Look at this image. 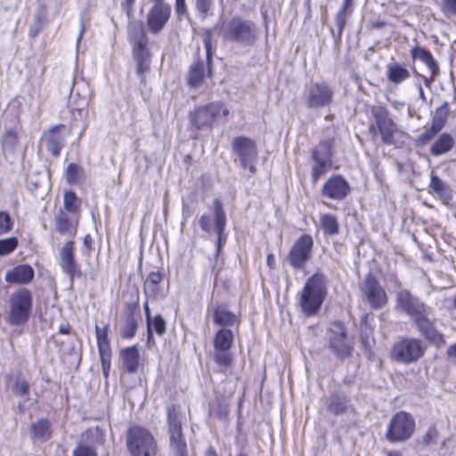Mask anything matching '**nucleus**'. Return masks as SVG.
<instances>
[{
    "label": "nucleus",
    "instance_id": "nucleus-1",
    "mask_svg": "<svg viewBox=\"0 0 456 456\" xmlns=\"http://www.w3.org/2000/svg\"><path fill=\"white\" fill-rule=\"evenodd\" d=\"M327 280L324 274L316 273L307 279L298 293V306L304 315H315L327 296Z\"/></svg>",
    "mask_w": 456,
    "mask_h": 456
},
{
    "label": "nucleus",
    "instance_id": "nucleus-2",
    "mask_svg": "<svg viewBox=\"0 0 456 456\" xmlns=\"http://www.w3.org/2000/svg\"><path fill=\"white\" fill-rule=\"evenodd\" d=\"M220 35L226 42L247 47L256 43L259 29L253 20L237 15L223 23Z\"/></svg>",
    "mask_w": 456,
    "mask_h": 456
},
{
    "label": "nucleus",
    "instance_id": "nucleus-3",
    "mask_svg": "<svg viewBox=\"0 0 456 456\" xmlns=\"http://www.w3.org/2000/svg\"><path fill=\"white\" fill-rule=\"evenodd\" d=\"M126 445L130 456H156L158 444L151 432L134 425L126 435Z\"/></svg>",
    "mask_w": 456,
    "mask_h": 456
},
{
    "label": "nucleus",
    "instance_id": "nucleus-4",
    "mask_svg": "<svg viewBox=\"0 0 456 456\" xmlns=\"http://www.w3.org/2000/svg\"><path fill=\"white\" fill-rule=\"evenodd\" d=\"M8 305L6 321L13 326L25 324L29 320L32 311V293L26 288L16 289L11 294Z\"/></svg>",
    "mask_w": 456,
    "mask_h": 456
},
{
    "label": "nucleus",
    "instance_id": "nucleus-5",
    "mask_svg": "<svg viewBox=\"0 0 456 456\" xmlns=\"http://www.w3.org/2000/svg\"><path fill=\"white\" fill-rule=\"evenodd\" d=\"M329 347L338 359L349 358L354 351V339L347 336L345 324L342 322H334L327 331Z\"/></svg>",
    "mask_w": 456,
    "mask_h": 456
},
{
    "label": "nucleus",
    "instance_id": "nucleus-6",
    "mask_svg": "<svg viewBox=\"0 0 456 456\" xmlns=\"http://www.w3.org/2000/svg\"><path fill=\"white\" fill-rule=\"evenodd\" d=\"M426 346L419 338H405L397 341L391 349V357L403 363H411L425 354Z\"/></svg>",
    "mask_w": 456,
    "mask_h": 456
},
{
    "label": "nucleus",
    "instance_id": "nucleus-7",
    "mask_svg": "<svg viewBox=\"0 0 456 456\" xmlns=\"http://www.w3.org/2000/svg\"><path fill=\"white\" fill-rule=\"evenodd\" d=\"M414 429L413 417L408 412L399 411L391 418L386 437L391 443L403 442L412 436Z\"/></svg>",
    "mask_w": 456,
    "mask_h": 456
},
{
    "label": "nucleus",
    "instance_id": "nucleus-8",
    "mask_svg": "<svg viewBox=\"0 0 456 456\" xmlns=\"http://www.w3.org/2000/svg\"><path fill=\"white\" fill-rule=\"evenodd\" d=\"M169 446L175 456H186V442L182 431V416L175 405L167 408Z\"/></svg>",
    "mask_w": 456,
    "mask_h": 456
},
{
    "label": "nucleus",
    "instance_id": "nucleus-9",
    "mask_svg": "<svg viewBox=\"0 0 456 456\" xmlns=\"http://www.w3.org/2000/svg\"><path fill=\"white\" fill-rule=\"evenodd\" d=\"M396 307L411 317L414 323L426 315H430L433 309L407 289H402L396 296Z\"/></svg>",
    "mask_w": 456,
    "mask_h": 456
},
{
    "label": "nucleus",
    "instance_id": "nucleus-10",
    "mask_svg": "<svg viewBox=\"0 0 456 456\" xmlns=\"http://www.w3.org/2000/svg\"><path fill=\"white\" fill-rule=\"evenodd\" d=\"M228 114V109L222 102H210L195 109L191 114V122L198 129L210 128L219 117H226Z\"/></svg>",
    "mask_w": 456,
    "mask_h": 456
},
{
    "label": "nucleus",
    "instance_id": "nucleus-11",
    "mask_svg": "<svg viewBox=\"0 0 456 456\" xmlns=\"http://www.w3.org/2000/svg\"><path fill=\"white\" fill-rule=\"evenodd\" d=\"M331 145L330 142H322L312 152L314 165L311 171L312 183L315 184L318 180L331 168Z\"/></svg>",
    "mask_w": 456,
    "mask_h": 456
},
{
    "label": "nucleus",
    "instance_id": "nucleus-12",
    "mask_svg": "<svg viewBox=\"0 0 456 456\" xmlns=\"http://www.w3.org/2000/svg\"><path fill=\"white\" fill-rule=\"evenodd\" d=\"M314 240L309 234L301 235L291 247L287 261L294 269H303L310 260Z\"/></svg>",
    "mask_w": 456,
    "mask_h": 456
},
{
    "label": "nucleus",
    "instance_id": "nucleus-13",
    "mask_svg": "<svg viewBox=\"0 0 456 456\" xmlns=\"http://www.w3.org/2000/svg\"><path fill=\"white\" fill-rule=\"evenodd\" d=\"M232 147L233 152L239 158L241 167L248 168L251 174L256 173L254 162L257 156V149L255 142L245 136H238L232 140Z\"/></svg>",
    "mask_w": 456,
    "mask_h": 456
},
{
    "label": "nucleus",
    "instance_id": "nucleus-14",
    "mask_svg": "<svg viewBox=\"0 0 456 456\" xmlns=\"http://www.w3.org/2000/svg\"><path fill=\"white\" fill-rule=\"evenodd\" d=\"M360 289L373 309H380L387 303L384 288L372 274H368L361 284Z\"/></svg>",
    "mask_w": 456,
    "mask_h": 456
},
{
    "label": "nucleus",
    "instance_id": "nucleus-15",
    "mask_svg": "<svg viewBox=\"0 0 456 456\" xmlns=\"http://www.w3.org/2000/svg\"><path fill=\"white\" fill-rule=\"evenodd\" d=\"M59 265L69 280V285L72 287L75 278H80L83 275L80 265L75 259V247L72 240L67 241L60 250Z\"/></svg>",
    "mask_w": 456,
    "mask_h": 456
},
{
    "label": "nucleus",
    "instance_id": "nucleus-16",
    "mask_svg": "<svg viewBox=\"0 0 456 456\" xmlns=\"http://www.w3.org/2000/svg\"><path fill=\"white\" fill-rule=\"evenodd\" d=\"M171 6L168 4H154L147 14V26L152 34H159L170 19Z\"/></svg>",
    "mask_w": 456,
    "mask_h": 456
},
{
    "label": "nucleus",
    "instance_id": "nucleus-17",
    "mask_svg": "<svg viewBox=\"0 0 456 456\" xmlns=\"http://www.w3.org/2000/svg\"><path fill=\"white\" fill-rule=\"evenodd\" d=\"M350 192V185L347 181L338 175L330 176L322 188V195L333 200H342Z\"/></svg>",
    "mask_w": 456,
    "mask_h": 456
},
{
    "label": "nucleus",
    "instance_id": "nucleus-18",
    "mask_svg": "<svg viewBox=\"0 0 456 456\" xmlns=\"http://www.w3.org/2000/svg\"><path fill=\"white\" fill-rule=\"evenodd\" d=\"M333 97L331 87L326 83H314L308 90L306 103L309 108H322L329 105Z\"/></svg>",
    "mask_w": 456,
    "mask_h": 456
},
{
    "label": "nucleus",
    "instance_id": "nucleus-19",
    "mask_svg": "<svg viewBox=\"0 0 456 456\" xmlns=\"http://www.w3.org/2000/svg\"><path fill=\"white\" fill-rule=\"evenodd\" d=\"M420 334L433 346L437 348L446 344L444 334L437 330L435 322L426 315L415 323Z\"/></svg>",
    "mask_w": 456,
    "mask_h": 456
},
{
    "label": "nucleus",
    "instance_id": "nucleus-20",
    "mask_svg": "<svg viewBox=\"0 0 456 456\" xmlns=\"http://www.w3.org/2000/svg\"><path fill=\"white\" fill-rule=\"evenodd\" d=\"M214 212H215V232L217 235L216 242V252L215 257L217 258L222 248L225 245L227 240V234L225 232L226 226V215L224 210L223 205L220 200H216L214 201Z\"/></svg>",
    "mask_w": 456,
    "mask_h": 456
},
{
    "label": "nucleus",
    "instance_id": "nucleus-21",
    "mask_svg": "<svg viewBox=\"0 0 456 456\" xmlns=\"http://www.w3.org/2000/svg\"><path fill=\"white\" fill-rule=\"evenodd\" d=\"M128 39L133 48V53L149 51L147 48L148 37L143 23L134 20L128 24Z\"/></svg>",
    "mask_w": 456,
    "mask_h": 456
},
{
    "label": "nucleus",
    "instance_id": "nucleus-22",
    "mask_svg": "<svg viewBox=\"0 0 456 456\" xmlns=\"http://www.w3.org/2000/svg\"><path fill=\"white\" fill-rule=\"evenodd\" d=\"M34 275V269L29 265H18L6 272L4 281L9 284H28Z\"/></svg>",
    "mask_w": 456,
    "mask_h": 456
},
{
    "label": "nucleus",
    "instance_id": "nucleus-23",
    "mask_svg": "<svg viewBox=\"0 0 456 456\" xmlns=\"http://www.w3.org/2000/svg\"><path fill=\"white\" fill-rule=\"evenodd\" d=\"M29 434L31 439L37 443H44L52 436L51 424L47 419H40L32 423L29 427Z\"/></svg>",
    "mask_w": 456,
    "mask_h": 456
},
{
    "label": "nucleus",
    "instance_id": "nucleus-24",
    "mask_svg": "<svg viewBox=\"0 0 456 456\" xmlns=\"http://www.w3.org/2000/svg\"><path fill=\"white\" fill-rule=\"evenodd\" d=\"M120 359L128 373H135L138 370L140 354L135 346L123 348L120 351Z\"/></svg>",
    "mask_w": 456,
    "mask_h": 456
},
{
    "label": "nucleus",
    "instance_id": "nucleus-25",
    "mask_svg": "<svg viewBox=\"0 0 456 456\" xmlns=\"http://www.w3.org/2000/svg\"><path fill=\"white\" fill-rule=\"evenodd\" d=\"M411 54L413 59L419 60L424 63L431 71L432 75H437L439 73V65L437 61L435 60L431 53L425 48L416 45L411 49Z\"/></svg>",
    "mask_w": 456,
    "mask_h": 456
},
{
    "label": "nucleus",
    "instance_id": "nucleus-26",
    "mask_svg": "<svg viewBox=\"0 0 456 456\" xmlns=\"http://www.w3.org/2000/svg\"><path fill=\"white\" fill-rule=\"evenodd\" d=\"M386 74L387 80L395 85H399L411 77L409 69L398 62L389 63Z\"/></svg>",
    "mask_w": 456,
    "mask_h": 456
},
{
    "label": "nucleus",
    "instance_id": "nucleus-27",
    "mask_svg": "<svg viewBox=\"0 0 456 456\" xmlns=\"http://www.w3.org/2000/svg\"><path fill=\"white\" fill-rule=\"evenodd\" d=\"M429 189L445 204L452 200V190L435 173L431 174Z\"/></svg>",
    "mask_w": 456,
    "mask_h": 456
},
{
    "label": "nucleus",
    "instance_id": "nucleus-28",
    "mask_svg": "<svg viewBox=\"0 0 456 456\" xmlns=\"http://www.w3.org/2000/svg\"><path fill=\"white\" fill-rule=\"evenodd\" d=\"M163 274L159 271L151 272L147 276L143 284V292L148 298L156 299L159 294V283Z\"/></svg>",
    "mask_w": 456,
    "mask_h": 456
},
{
    "label": "nucleus",
    "instance_id": "nucleus-29",
    "mask_svg": "<svg viewBox=\"0 0 456 456\" xmlns=\"http://www.w3.org/2000/svg\"><path fill=\"white\" fill-rule=\"evenodd\" d=\"M454 143V139L450 134L443 133L432 144L430 153L433 156L445 154L453 148Z\"/></svg>",
    "mask_w": 456,
    "mask_h": 456
},
{
    "label": "nucleus",
    "instance_id": "nucleus-30",
    "mask_svg": "<svg viewBox=\"0 0 456 456\" xmlns=\"http://www.w3.org/2000/svg\"><path fill=\"white\" fill-rule=\"evenodd\" d=\"M63 126H60L62 127ZM59 126L52 128L46 137L47 151L54 157H58L61 153V148L64 146V137L56 133Z\"/></svg>",
    "mask_w": 456,
    "mask_h": 456
},
{
    "label": "nucleus",
    "instance_id": "nucleus-31",
    "mask_svg": "<svg viewBox=\"0 0 456 456\" xmlns=\"http://www.w3.org/2000/svg\"><path fill=\"white\" fill-rule=\"evenodd\" d=\"M81 200L72 191H66L63 193V210L72 216H77L80 213Z\"/></svg>",
    "mask_w": 456,
    "mask_h": 456
},
{
    "label": "nucleus",
    "instance_id": "nucleus-32",
    "mask_svg": "<svg viewBox=\"0 0 456 456\" xmlns=\"http://www.w3.org/2000/svg\"><path fill=\"white\" fill-rule=\"evenodd\" d=\"M214 322L220 326H232L236 322V315L230 312L226 306L218 305L213 314Z\"/></svg>",
    "mask_w": 456,
    "mask_h": 456
},
{
    "label": "nucleus",
    "instance_id": "nucleus-33",
    "mask_svg": "<svg viewBox=\"0 0 456 456\" xmlns=\"http://www.w3.org/2000/svg\"><path fill=\"white\" fill-rule=\"evenodd\" d=\"M233 342V333L231 330L221 329L214 338L213 345L215 350H229Z\"/></svg>",
    "mask_w": 456,
    "mask_h": 456
},
{
    "label": "nucleus",
    "instance_id": "nucleus-34",
    "mask_svg": "<svg viewBox=\"0 0 456 456\" xmlns=\"http://www.w3.org/2000/svg\"><path fill=\"white\" fill-rule=\"evenodd\" d=\"M205 69L202 61L198 60L190 68L188 83L191 87H199L203 83Z\"/></svg>",
    "mask_w": 456,
    "mask_h": 456
},
{
    "label": "nucleus",
    "instance_id": "nucleus-35",
    "mask_svg": "<svg viewBox=\"0 0 456 456\" xmlns=\"http://www.w3.org/2000/svg\"><path fill=\"white\" fill-rule=\"evenodd\" d=\"M353 13V2L344 0L342 6L335 16V24L338 28V33L340 37L346 24L347 18Z\"/></svg>",
    "mask_w": 456,
    "mask_h": 456
},
{
    "label": "nucleus",
    "instance_id": "nucleus-36",
    "mask_svg": "<svg viewBox=\"0 0 456 456\" xmlns=\"http://www.w3.org/2000/svg\"><path fill=\"white\" fill-rule=\"evenodd\" d=\"M346 408L347 400L345 395H341L339 394H333L329 398L327 409L330 413L338 416L345 413Z\"/></svg>",
    "mask_w": 456,
    "mask_h": 456
},
{
    "label": "nucleus",
    "instance_id": "nucleus-37",
    "mask_svg": "<svg viewBox=\"0 0 456 456\" xmlns=\"http://www.w3.org/2000/svg\"><path fill=\"white\" fill-rule=\"evenodd\" d=\"M30 384L20 374L15 376L12 382V392L15 396L25 398L29 395Z\"/></svg>",
    "mask_w": 456,
    "mask_h": 456
},
{
    "label": "nucleus",
    "instance_id": "nucleus-38",
    "mask_svg": "<svg viewBox=\"0 0 456 456\" xmlns=\"http://www.w3.org/2000/svg\"><path fill=\"white\" fill-rule=\"evenodd\" d=\"M108 329L109 325H106L103 329H101L98 325L95 326L97 346L100 354H112L108 338Z\"/></svg>",
    "mask_w": 456,
    "mask_h": 456
},
{
    "label": "nucleus",
    "instance_id": "nucleus-39",
    "mask_svg": "<svg viewBox=\"0 0 456 456\" xmlns=\"http://www.w3.org/2000/svg\"><path fill=\"white\" fill-rule=\"evenodd\" d=\"M321 226L327 235H337L339 232V224L337 218L330 214L322 215L320 217Z\"/></svg>",
    "mask_w": 456,
    "mask_h": 456
},
{
    "label": "nucleus",
    "instance_id": "nucleus-40",
    "mask_svg": "<svg viewBox=\"0 0 456 456\" xmlns=\"http://www.w3.org/2000/svg\"><path fill=\"white\" fill-rule=\"evenodd\" d=\"M54 225L56 231L60 234L71 233L72 224L68 213L64 212L63 209H59L54 217Z\"/></svg>",
    "mask_w": 456,
    "mask_h": 456
},
{
    "label": "nucleus",
    "instance_id": "nucleus-41",
    "mask_svg": "<svg viewBox=\"0 0 456 456\" xmlns=\"http://www.w3.org/2000/svg\"><path fill=\"white\" fill-rule=\"evenodd\" d=\"M137 330V321L132 314H126L120 324V336L123 338H132Z\"/></svg>",
    "mask_w": 456,
    "mask_h": 456
},
{
    "label": "nucleus",
    "instance_id": "nucleus-42",
    "mask_svg": "<svg viewBox=\"0 0 456 456\" xmlns=\"http://www.w3.org/2000/svg\"><path fill=\"white\" fill-rule=\"evenodd\" d=\"M64 175L69 184H77L84 177V169L76 163H69L66 167Z\"/></svg>",
    "mask_w": 456,
    "mask_h": 456
},
{
    "label": "nucleus",
    "instance_id": "nucleus-43",
    "mask_svg": "<svg viewBox=\"0 0 456 456\" xmlns=\"http://www.w3.org/2000/svg\"><path fill=\"white\" fill-rule=\"evenodd\" d=\"M229 408L226 402L216 398L209 403V414L217 419H225L228 416Z\"/></svg>",
    "mask_w": 456,
    "mask_h": 456
},
{
    "label": "nucleus",
    "instance_id": "nucleus-44",
    "mask_svg": "<svg viewBox=\"0 0 456 456\" xmlns=\"http://www.w3.org/2000/svg\"><path fill=\"white\" fill-rule=\"evenodd\" d=\"M450 114V108L447 102H444L440 107H438L432 118V124L438 127V129H443L447 122L448 117Z\"/></svg>",
    "mask_w": 456,
    "mask_h": 456
},
{
    "label": "nucleus",
    "instance_id": "nucleus-45",
    "mask_svg": "<svg viewBox=\"0 0 456 456\" xmlns=\"http://www.w3.org/2000/svg\"><path fill=\"white\" fill-rule=\"evenodd\" d=\"M136 61V72L139 76H142L150 69L151 53L150 51L133 53Z\"/></svg>",
    "mask_w": 456,
    "mask_h": 456
},
{
    "label": "nucleus",
    "instance_id": "nucleus-46",
    "mask_svg": "<svg viewBox=\"0 0 456 456\" xmlns=\"http://www.w3.org/2000/svg\"><path fill=\"white\" fill-rule=\"evenodd\" d=\"M370 113L374 118V122L376 126H380L382 125H386L392 121L393 119L389 117V112L387 108L384 106H372L370 108Z\"/></svg>",
    "mask_w": 456,
    "mask_h": 456
},
{
    "label": "nucleus",
    "instance_id": "nucleus-47",
    "mask_svg": "<svg viewBox=\"0 0 456 456\" xmlns=\"http://www.w3.org/2000/svg\"><path fill=\"white\" fill-rule=\"evenodd\" d=\"M379 134L385 144L391 145L395 142L394 134L397 131L395 123L392 120L386 125L378 127Z\"/></svg>",
    "mask_w": 456,
    "mask_h": 456
},
{
    "label": "nucleus",
    "instance_id": "nucleus-48",
    "mask_svg": "<svg viewBox=\"0 0 456 456\" xmlns=\"http://www.w3.org/2000/svg\"><path fill=\"white\" fill-rule=\"evenodd\" d=\"M214 0H195V10L201 20H205L214 13Z\"/></svg>",
    "mask_w": 456,
    "mask_h": 456
},
{
    "label": "nucleus",
    "instance_id": "nucleus-49",
    "mask_svg": "<svg viewBox=\"0 0 456 456\" xmlns=\"http://www.w3.org/2000/svg\"><path fill=\"white\" fill-rule=\"evenodd\" d=\"M215 361L219 367L226 369L231 366L232 357L229 350H215Z\"/></svg>",
    "mask_w": 456,
    "mask_h": 456
},
{
    "label": "nucleus",
    "instance_id": "nucleus-50",
    "mask_svg": "<svg viewBox=\"0 0 456 456\" xmlns=\"http://www.w3.org/2000/svg\"><path fill=\"white\" fill-rule=\"evenodd\" d=\"M18 246V240L16 237H10L0 240V256H6L15 250Z\"/></svg>",
    "mask_w": 456,
    "mask_h": 456
},
{
    "label": "nucleus",
    "instance_id": "nucleus-51",
    "mask_svg": "<svg viewBox=\"0 0 456 456\" xmlns=\"http://www.w3.org/2000/svg\"><path fill=\"white\" fill-rule=\"evenodd\" d=\"M13 222L10 215L5 211H0V235H4L12 231Z\"/></svg>",
    "mask_w": 456,
    "mask_h": 456
},
{
    "label": "nucleus",
    "instance_id": "nucleus-52",
    "mask_svg": "<svg viewBox=\"0 0 456 456\" xmlns=\"http://www.w3.org/2000/svg\"><path fill=\"white\" fill-rule=\"evenodd\" d=\"M151 329L159 336L166 332V322L160 314H157L151 319Z\"/></svg>",
    "mask_w": 456,
    "mask_h": 456
},
{
    "label": "nucleus",
    "instance_id": "nucleus-53",
    "mask_svg": "<svg viewBox=\"0 0 456 456\" xmlns=\"http://www.w3.org/2000/svg\"><path fill=\"white\" fill-rule=\"evenodd\" d=\"M17 143L16 133L12 130H8L3 136V146L4 150L12 151Z\"/></svg>",
    "mask_w": 456,
    "mask_h": 456
},
{
    "label": "nucleus",
    "instance_id": "nucleus-54",
    "mask_svg": "<svg viewBox=\"0 0 456 456\" xmlns=\"http://www.w3.org/2000/svg\"><path fill=\"white\" fill-rule=\"evenodd\" d=\"M204 46L206 49L207 53V62H208V73L211 72V63H212V39L209 33H208L203 39Z\"/></svg>",
    "mask_w": 456,
    "mask_h": 456
},
{
    "label": "nucleus",
    "instance_id": "nucleus-55",
    "mask_svg": "<svg viewBox=\"0 0 456 456\" xmlns=\"http://www.w3.org/2000/svg\"><path fill=\"white\" fill-rule=\"evenodd\" d=\"M441 11L446 16L456 15V0H441Z\"/></svg>",
    "mask_w": 456,
    "mask_h": 456
},
{
    "label": "nucleus",
    "instance_id": "nucleus-56",
    "mask_svg": "<svg viewBox=\"0 0 456 456\" xmlns=\"http://www.w3.org/2000/svg\"><path fill=\"white\" fill-rule=\"evenodd\" d=\"M100 358L103 375L107 379L110 370L112 354H100Z\"/></svg>",
    "mask_w": 456,
    "mask_h": 456
},
{
    "label": "nucleus",
    "instance_id": "nucleus-57",
    "mask_svg": "<svg viewBox=\"0 0 456 456\" xmlns=\"http://www.w3.org/2000/svg\"><path fill=\"white\" fill-rule=\"evenodd\" d=\"M73 456H97L95 450L93 448L79 444L74 451Z\"/></svg>",
    "mask_w": 456,
    "mask_h": 456
},
{
    "label": "nucleus",
    "instance_id": "nucleus-58",
    "mask_svg": "<svg viewBox=\"0 0 456 456\" xmlns=\"http://www.w3.org/2000/svg\"><path fill=\"white\" fill-rule=\"evenodd\" d=\"M440 131L441 129H438V127L431 124V126L420 134L419 141L425 143L430 141Z\"/></svg>",
    "mask_w": 456,
    "mask_h": 456
},
{
    "label": "nucleus",
    "instance_id": "nucleus-59",
    "mask_svg": "<svg viewBox=\"0 0 456 456\" xmlns=\"http://www.w3.org/2000/svg\"><path fill=\"white\" fill-rule=\"evenodd\" d=\"M199 224L204 232H210L212 231V217L209 215H202L199 220Z\"/></svg>",
    "mask_w": 456,
    "mask_h": 456
},
{
    "label": "nucleus",
    "instance_id": "nucleus-60",
    "mask_svg": "<svg viewBox=\"0 0 456 456\" xmlns=\"http://www.w3.org/2000/svg\"><path fill=\"white\" fill-rule=\"evenodd\" d=\"M438 436H439V433H438L437 429L435 427H430L428 429L426 435L424 436L423 441L425 444H429L431 443L436 442Z\"/></svg>",
    "mask_w": 456,
    "mask_h": 456
},
{
    "label": "nucleus",
    "instance_id": "nucleus-61",
    "mask_svg": "<svg viewBox=\"0 0 456 456\" xmlns=\"http://www.w3.org/2000/svg\"><path fill=\"white\" fill-rule=\"evenodd\" d=\"M175 12L179 18L187 13L185 0H175Z\"/></svg>",
    "mask_w": 456,
    "mask_h": 456
},
{
    "label": "nucleus",
    "instance_id": "nucleus-62",
    "mask_svg": "<svg viewBox=\"0 0 456 456\" xmlns=\"http://www.w3.org/2000/svg\"><path fill=\"white\" fill-rule=\"evenodd\" d=\"M149 299L150 298L147 297L146 301L144 302L143 309H144L145 317H146L148 335L150 336L151 335V310H150V306H149Z\"/></svg>",
    "mask_w": 456,
    "mask_h": 456
},
{
    "label": "nucleus",
    "instance_id": "nucleus-63",
    "mask_svg": "<svg viewBox=\"0 0 456 456\" xmlns=\"http://www.w3.org/2000/svg\"><path fill=\"white\" fill-rule=\"evenodd\" d=\"M134 1L135 0H125V2L122 4L124 10L126 11V12L128 16H130L132 13L133 5L134 4Z\"/></svg>",
    "mask_w": 456,
    "mask_h": 456
},
{
    "label": "nucleus",
    "instance_id": "nucleus-64",
    "mask_svg": "<svg viewBox=\"0 0 456 456\" xmlns=\"http://www.w3.org/2000/svg\"><path fill=\"white\" fill-rule=\"evenodd\" d=\"M446 353H447L448 357L456 359V343L451 345L447 348V352Z\"/></svg>",
    "mask_w": 456,
    "mask_h": 456
}]
</instances>
